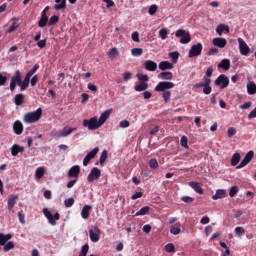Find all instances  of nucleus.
<instances>
[{
    "instance_id": "nucleus-51",
    "label": "nucleus",
    "mask_w": 256,
    "mask_h": 256,
    "mask_svg": "<svg viewBox=\"0 0 256 256\" xmlns=\"http://www.w3.org/2000/svg\"><path fill=\"white\" fill-rule=\"evenodd\" d=\"M237 193H239V186H232L229 191V196L235 197Z\"/></svg>"
},
{
    "instance_id": "nucleus-34",
    "label": "nucleus",
    "mask_w": 256,
    "mask_h": 256,
    "mask_svg": "<svg viewBox=\"0 0 256 256\" xmlns=\"http://www.w3.org/2000/svg\"><path fill=\"white\" fill-rule=\"evenodd\" d=\"M240 161H241V154L234 153L232 158H231V165H232V167L237 166Z\"/></svg>"
},
{
    "instance_id": "nucleus-25",
    "label": "nucleus",
    "mask_w": 256,
    "mask_h": 256,
    "mask_svg": "<svg viewBox=\"0 0 256 256\" xmlns=\"http://www.w3.org/2000/svg\"><path fill=\"white\" fill-rule=\"evenodd\" d=\"M17 199H19V196L17 195H10L8 197V209L11 211L13 207H15V203H17Z\"/></svg>"
},
{
    "instance_id": "nucleus-58",
    "label": "nucleus",
    "mask_w": 256,
    "mask_h": 256,
    "mask_svg": "<svg viewBox=\"0 0 256 256\" xmlns=\"http://www.w3.org/2000/svg\"><path fill=\"white\" fill-rule=\"evenodd\" d=\"M18 218L22 225H25V214L23 213V210L18 212Z\"/></svg>"
},
{
    "instance_id": "nucleus-20",
    "label": "nucleus",
    "mask_w": 256,
    "mask_h": 256,
    "mask_svg": "<svg viewBox=\"0 0 256 256\" xmlns=\"http://www.w3.org/2000/svg\"><path fill=\"white\" fill-rule=\"evenodd\" d=\"M212 43L215 47H219L220 49H223L225 45H227V40L225 38H214L212 40Z\"/></svg>"
},
{
    "instance_id": "nucleus-8",
    "label": "nucleus",
    "mask_w": 256,
    "mask_h": 256,
    "mask_svg": "<svg viewBox=\"0 0 256 256\" xmlns=\"http://www.w3.org/2000/svg\"><path fill=\"white\" fill-rule=\"evenodd\" d=\"M202 51H203V44H201V43L194 44L190 48L188 56L190 58L199 57V55H201Z\"/></svg>"
},
{
    "instance_id": "nucleus-48",
    "label": "nucleus",
    "mask_w": 256,
    "mask_h": 256,
    "mask_svg": "<svg viewBox=\"0 0 256 256\" xmlns=\"http://www.w3.org/2000/svg\"><path fill=\"white\" fill-rule=\"evenodd\" d=\"M169 57L172 59V63H177L178 59H179V52L174 51L169 53Z\"/></svg>"
},
{
    "instance_id": "nucleus-28",
    "label": "nucleus",
    "mask_w": 256,
    "mask_h": 256,
    "mask_svg": "<svg viewBox=\"0 0 256 256\" xmlns=\"http://www.w3.org/2000/svg\"><path fill=\"white\" fill-rule=\"evenodd\" d=\"M170 233L172 235H179V233H181V223L176 222L174 225H172V227H170Z\"/></svg>"
},
{
    "instance_id": "nucleus-54",
    "label": "nucleus",
    "mask_w": 256,
    "mask_h": 256,
    "mask_svg": "<svg viewBox=\"0 0 256 256\" xmlns=\"http://www.w3.org/2000/svg\"><path fill=\"white\" fill-rule=\"evenodd\" d=\"M188 139L187 136H182L180 139V144L182 147H185V149H189V145H187Z\"/></svg>"
},
{
    "instance_id": "nucleus-18",
    "label": "nucleus",
    "mask_w": 256,
    "mask_h": 256,
    "mask_svg": "<svg viewBox=\"0 0 256 256\" xmlns=\"http://www.w3.org/2000/svg\"><path fill=\"white\" fill-rule=\"evenodd\" d=\"M189 186L196 192L198 195H203V188L201 187V183L191 181L189 182Z\"/></svg>"
},
{
    "instance_id": "nucleus-19",
    "label": "nucleus",
    "mask_w": 256,
    "mask_h": 256,
    "mask_svg": "<svg viewBox=\"0 0 256 256\" xmlns=\"http://www.w3.org/2000/svg\"><path fill=\"white\" fill-rule=\"evenodd\" d=\"M13 131L15 135H21L23 133V123H21L19 120H16L13 124Z\"/></svg>"
},
{
    "instance_id": "nucleus-26",
    "label": "nucleus",
    "mask_w": 256,
    "mask_h": 256,
    "mask_svg": "<svg viewBox=\"0 0 256 256\" xmlns=\"http://www.w3.org/2000/svg\"><path fill=\"white\" fill-rule=\"evenodd\" d=\"M110 115H111V110H106L100 115V118L98 120V123H100V126L105 124V121L109 119Z\"/></svg>"
},
{
    "instance_id": "nucleus-14",
    "label": "nucleus",
    "mask_w": 256,
    "mask_h": 256,
    "mask_svg": "<svg viewBox=\"0 0 256 256\" xmlns=\"http://www.w3.org/2000/svg\"><path fill=\"white\" fill-rule=\"evenodd\" d=\"M173 87H175L173 82H160L155 87V91H165L166 89H173Z\"/></svg>"
},
{
    "instance_id": "nucleus-31",
    "label": "nucleus",
    "mask_w": 256,
    "mask_h": 256,
    "mask_svg": "<svg viewBox=\"0 0 256 256\" xmlns=\"http://www.w3.org/2000/svg\"><path fill=\"white\" fill-rule=\"evenodd\" d=\"M159 69L161 71H167V69H173V64H171L169 61H162L158 65Z\"/></svg>"
},
{
    "instance_id": "nucleus-17",
    "label": "nucleus",
    "mask_w": 256,
    "mask_h": 256,
    "mask_svg": "<svg viewBox=\"0 0 256 256\" xmlns=\"http://www.w3.org/2000/svg\"><path fill=\"white\" fill-rule=\"evenodd\" d=\"M144 68L146 69V71H157V64L153 60H146L144 62Z\"/></svg>"
},
{
    "instance_id": "nucleus-9",
    "label": "nucleus",
    "mask_w": 256,
    "mask_h": 256,
    "mask_svg": "<svg viewBox=\"0 0 256 256\" xmlns=\"http://www.w3.org/2000/svg\"><path fill=\"white\" fill-rule=\"evenodd\" d=\"M89 237L92 243H98L99 239H101V230L99 227L95 226L89 230Z\"/></svg>"
},
{
    "instance_id": "nucleus-45",
    "label": "nucleus",
    "mask_w": 256,
    "mask_h": 256,
    "mask_svg": "<svg viewBox=\"0 0 256 256\" xmlns=\"http://www.w3.org/2000/svg\"><path fill=\"white\" fill-rule=\"evenodd\" d=\"M11 249H15V244L11 241L7 242L4 246H3V251H5V253H7V251H11Z\"/></svg>"
},
{
    "instance_id": "nucleus-10",
    "label": "nucleus",
    "mask_w": 256,
    "mask_h": 256,
    "mask_svg": "<svg viewBox=\"0 0 256 256\" xmlns=\"http://www.w3.org/2000/svg\"><path fill=\"white\" fill-rule=\"evenodd\" d=\"M101 177V170L97 167L91 169L90 173L87 176L88 183H93V181H98Z\"/></svg>"
},
{
    "instance_id": "nucleus-63",
    "label": "nucleus",
    "mask_w": 256,
    "mask_h": 256,
    "mask_svg": "<svg viewBox=\"0 0 256 256\" xmlns=\"http://www.w3.org/2000/svg\"><path fill=\"white\" fill-rule=\"evenodd\" d=\"M129 125H130V123H129L128 120H122V121L120 122V127H121V129H127V127H129Z\"/></svg>"
},
{
    "instance_id": "nucleus-32",
    "label": "nucleus",
    "mask_w": 256,
    "mask_h": 256,
    "mask_svg": "<svg viewBox=\"0 0 256 256\" xmlns=\"http://www.w3.org/2000/svg\"><path fill=\"white\" fill-rule=\"evenodd\" d=\"M47 23H49V18L47 17V14H45V12H42L41 19L38 22V26L45 27V25H47Z\"/></svg>"
},
{
    "instance_id": "nucleus-5",
    "label": "nucleus",
    "mask_w": 256,
    "mask_h": 256,
    "mask_svg": "<svg viewBox=\"0 0 256 256\" xmlns=\"http://www.w3.org/2000/svg\"><path fill=\"white\" fill-rule=\"evenodd\" d=\"M175 37H180V43L182 45H187V43H191V34L186 30L179 29L175 32Z\"/></svg>"
},
{
    "instance_id": "nucleus-43",
    "label": "nucleus",
    "mask_w": 256,
    "mask_h": 256,
    "mask_svg": "<svg viewBox=\"0 0 256 256\" xmlns=\"http://www.w3.org/2000/svg\"><path fill=\"white\" fill-rule=\"evenodd\" d=\"M148 165L150 169H157L159 167V162L157 161V159L152 158L149 160Z\"/></svg>"
},
{
    "instance_id": "nucleus-49",
    "label": "nucleus",
    "mask_w": 256,
    "mask_h": 256,
    "mask_svg": "<svg viewBox=\"0 0 256 256\" xmlns=\"http://www.w3.org/2000/svg\"><path fill=\"white\" fill-rule=\"evenodd\" d=\"M88 253H89V244H85L82 246L79 256H87Z\"/></svg>"
},
{
    "instance_id": "nucleus-24",
    "label": "nucleus",
    "mask_w": 256,
    "mask_h": 256,
    "mask_svg": "<svg viewBox=\"0 0 256 256\" xmlns=\"http://www.w3.org/2000/svg\"><path fill=\"white\" fill-rule=\"evenodd\" d=\"M93 209V207L89 206V205H85L82 208L81 211V217L82 219H87L90 215H91V210Z\"/></svg>"
},
{
    "instance_id": "nucleus-29",
    "label": "nucleus",
    "mask_w": 256,
    "mask_h": 256,
    "mask_svg": "<svg viewBox=\"0 0 256 256\" xmlns=\"http://www.w3.org/2000/svg\"><path fill=\"white\" fill-rule=\"evenodd\" d=\"M10 239H13V235L0 233V245L2 247L7 243V241H10Z\"/></svg>"
},
{
    "instance_id": "nucleus-23",
    "label": "nucleus",
    "mask_w": 256,
    "mask_h": 256,
    "mask_svg": "<svg viewBox=\"0 0 256 256\" xmlns=\"http://www.w3.org/2000/svg\"><path fill=\"white\" fill-rule=\"evenodd\" d=\"M9 22L12 23V25L8 28V33H13V31L19 29V20L17 18H12Z\"/></svg>"
},
{
    "instance_id": "nucleus-44",
    "label": "nucleus",
    "mask_w": 256,
    "mask_h": 256,
    "mask_svg": "<svg viewBox=\"0 0 256 256\" xmlns=\"http://www.w3.org/2000/svg\"><path fill=\"white\" fill-rule=\"evenodd\" d=\"M131 54L133 57H141L143 55V49L142 48H133L131 50Z\"/></svg>"
},
{
    "instance_id": "nucleus-16",
    "label": "nucleus",
    "mask_w": 256,
    "mask_h": 256,
    "mask_svg": "<svg viewBox=\"0 0 256 256\" xmlns=\"http://www.w3.org/2000/svg\"><path fill=\"white\" fill-rule=\"evenodd\" d=\"M25 152V147L19 146V144H14L11 147V155L13 157H17L19 153H24Z\"/></svg>"
},
{
    "instance_id": "nucleus-56",
    "label": "nucleus",
    "mask_w": 256,
    "mask_h": 256,
    "mask_svg": "<svg viewBox=\"0 0 256 256\" xmlns=\"http://www.w3.org/2000/svg\"><path fill=\"white\" fill-rule=\"evenodd\" d=\"M227 135L229 138L234 137V135H237V130H235L233 127H230L228 128Z\"/></svg>"
},
{
    "instance_id": "nucleus-61",
    "label": "nucleus",
    "mask_w": 256,
    "mask_h": 256,
    "mask_svg": "<svg viewBox=\"0 0 256 256\" xmlns=\"http://www.w3.org/2000/svg\"><path fill=\"white\" fill-rule=\"evenodd\" d=\"M7 83V76L0 74V87H3Z\"/></svg>"
},
{
    "instance_id": "nucleus-47",
    "label": "nucleus",
    "mask_w": 256,
    "mask_h": 256,
    "mask_svg": "<svg viewBox=\"0 0 256 256\" xmlns=\"http://www.w3.org/2000/svg\"><path fill=\"white\" fill-rule=\"evenodd\" d=\"M235 233L237 237H243V235H245V228L238 226L235 228Z\"/></svg>"
},
{
    "instance_id": "nucleus-33",
    "label": "nucleus",
    "mask_w": 256,
    "mask_h": 256,
    "mask_svg": "<svg viewBox=\"0 0 256 256\" xmlns=\"http://www.w3.org/2000/svg\"><path fill=\"white\" fill-rule=\"evenodd\" d=\"M159 79H162L164 81H171L173 79V73L172 72H162L158 75Z\"/></svg>"
},
{
    "instance_id": "nucleus-37",
    "label": "nucleus",
    "mask_w": 256,
    "mask_h": 256,
    "mask_svg": "<svg viewBox=\"0 0 256 256\" xmlns=\"http://www.w3.org/2000/svg\"><path fill=\"white\" fill-rule=\"evenodd\" d=\"M150 209L151 208L149 206L142 207L138 212H136L135 217L147 215L149 213Z\"/></svg>"
},
{
    "instance_id": "nucleus-38",
    "label": "nucleus",
    "mask_w": 256,
    "mask_h": 256,
    "mask_svg": "<svg viewBox=\"0 0 256 256\" xmlns=\"http://www.w3.org/2000/svg\"><path fill=\"white\" fill-rule=\"evenodd\" d=\"M109 59H117L119 57V50L117 48H112L108 52Z\"/></svg>"
},
{
    "instance_id": "nucleus-4",
    "label": "nucleus",
    "mask_w": 256,
    "mask_h": 256,
    "mask_svg": "<svg viewBox=\"0 0 256 256\" xmlns=\"http://www.w3.org/2000/svg\"><path fill=\"white\" fill-rule=\"evenodd\" d=\"M83 127H87L89 131H95L96 129H99V127H101V124L99 120H97V117H92L89 120H83Z\"/></svg>"
},
{
    "instance_id": "nucleus-55",
    "label": "nucleus",
    "mask_w": 256,
    "mask_h": 256,
    "mask_svg": "<svg viewBox=\"0 0 256 256\" xmlns=\"http://www.w3.org/2000/svg\"><path fill=\"white\" fill-rule=\"evenodd\" d=\"M58 22H59V17L52 16L48 21V25H56Z\"/></svg>"
},
{
    "instance_id": "nucleus-40",
    "label": "nucleus",
    "mask_w": 256,
    "mask_h": 256,
    "mask_svg": "<svg viewBox=\"0 0 256 256\" xmlns=\"http://www.w3.org/2000/svg\"><path fill=\"white\" fill-rule=\"evenodd\" d=\"M43 175H45V168H37L35 172V179H42Z\"/></svg>"
},
{
    "instance_id": "nucleus-21",
    "label": "nucleus",
    "mask_w": 256,
    "mask_h": 256,
    "mask_svg": "<svg viewBox=\"0 0 256 256\" xmlns=\"http://www.w3.org/2000/svg\"><path fill=\"white\" fill-rule=\"evenodd\" d=\"M227 197V190L219 189L216 191L215 195L212 196L213 201L217 199H225Z\"/></svg>"
},
{
    "instance_id": "nucleus-1",
    "label": "nucleus",
    "mask_w": 256,
    "mask_h": 256,
    "mask_svg": "<svg viewBox=\"0 0 256 256\" xmlns=\"http://www.w3.org/2000/svg\"><path fill=\"white\" fill-rule=\"evenodd\" d=\"M43 117V109L38 108L35 111L28 112L24 115V123H37Z\"/></svg>"
},
{
    "instance_id": "nucleus-39",
    "label": "nucleus",
    "mask_w": 256,
    "mask_h": 256,
    "mask_svg": "<svg viewBox=\"0 0 256 256\" xmlns=\"http://www.w3.org/2000/svg\"><path fill=\"white\" fill-rule=\"evenodd\" d=\"M247 91L249 93V95H255L256 93V85L254 82H249L247 84Z\"/></svg>"
},
{
    "instance_id": "nucleus-46",
    "label": "nucleus",
    "mask_w": 256,
    "mask_h": 256,
    "mask_svg": "<svg viewBox=\"0 0 256 256\" xmlns=\"http://www.w3.org/2000/svg\"><path fill=\"white\" fill-rule=\"evenodd\" d=\"M137 77H138L140 83H147V81H149V76H147V74L138 73Z\"/></svg>"
},
{
    "instance_id": "nucleus-15",
    "label": "nucleus",
    "mask_w": 256,
    "mask_h": 256,
    "mask_svg": "<svg viewBox=\"0 0 256 256\" xmlns=\"http://www.w3.org/2000/svg\"><path fill=\"white\" fill-rule=\"evenodd\" d=\"M79 173H81V167H79V165L72 166L68 172V177H70V179H77Z\"/></svg>"
},
{
    "instance_id": "nucleus-12",
    "label": "nucleus",
    "mask_w": 256,
    "mask_h": 256,
    "mask_svg": "<svg viewBox=\"0 0 256 256\" xmlns=\"http://www.w3.org/2000/svg\"><path fill=\"white\" fill-rule=\"evenodd\" d=\"M214 84L220 89H225L229 85V78L224 74H221L215 81Z\"/></svg>"
},
{
    "instance_id": "nucleus-59",
    "label": "nucleus",
    "mask_w": 256,
    "mask_h": 256,
    "mask_svg": "<svg viewBox=\"0 0 256 256\" xmlns=\"http://www.w3.org/2000/svg\"><path fill=\"white\" fill-rule=\"evenodd\" d=\"M143 197V192H136L131 196L132 201H135L137 199H141Z\"/></svg>"
},
{
    "instance_id": "nucleus-41",
    "label": "nucleus",
    "mask_w": 256,
    "mask_h": 256,
    "mask_svg": "<svg viewBox=\"0 0 256 256\" xmlns=\"http://www.w3.org/2000/svg\"><path fill=\"white\" fill-rule=\"evenodd\" d=\"M97 153H99V147H95L93 150H91L87 155L86 157L88 159H95V157L97 156Z\"/></svg>"
},
{
    "instance_id": "nucleus-60",
    "label": "nucleus",
    "mask_w": 256,
    "mask_h": 256,
    "mask_svg": "<svg viewBox=\"0 0 256 256\" xmlns=\"http://www.w3.org/2000/svg\"><path fill=\"white\" fill-rule=\"evenodd\" d=\"M24 97H15L14 103L15 105H23V103L25 102Z\"/></svg>"
},
{
    "instance_id": "nucleus-6",
    "label": "nucleus",
    "mask_w": 256,
    "mask_h": 256,
    "mask_svg": "<svg viewBox=\"0 0 256 256\" xmlns=\"http://www.w3.org/2000/svg\"><path fill=\"white\" fill-rule=\"evenodd\" d=\"M43 214L45 215L46 219H48V222L50 223V225H57V221H59L61 217L59 215V212H56L53 216V214H51V211H49V209L47 208L43 209Z\"/></svg>"
},
{
    "instance_id": "nucleus-27",
    "label": "nucleus",
    "mask_w": 256,
    "mask_h": 256,
    "mask_svg": "<svg viewBox=\"0 0 256 256\" xmlns=\"http://www.w3.org/2000/svg\"><path fill=\"white\" fill-rule=\"evenodd\" d=\"M55 3L54 9L56 11H61L67 7L66 0H55Z\"/></svg>"
},
{
    "instance_id": "nucleus-30",
    "label": "nucleus",
    "mask_w": 256,
    "mask_h": 256,
    "mask_svg": "<svg viewBox=\"0 0 256 256\" xmlns=\"http://www.w3.org/2000/svg\"><path fill=\"white\" fill-rule=\"evenodd\" d=\"M73 131H77V128H71L69 126H65L60 132L62 134V137H69Z\"/></svg>"
},
{
    "instance_id": "nucleus-64",
    "label": "nucleus",
    "mask_w": 256,
    "mask_h": 256,
    "mask_svg": "<svg viewBox=\"0 0 256 256\" xmlns=\"http://www.w3.org/2000/svg\"><path fill=\"white\" fill-rule=\"evenodd\" d=\"M47 45V40H40L37 42V46L40 48V49H44V47H46Z\"/></svg>"
},
{
    "instance_id": "nucleus-62",
    "label": "nucleus",
    "mask_w": 256,
    "mask_h": 256,
    "mask_svg": "<svg viewBox=\"0 0 256 256\" xmlns=\"http://www.w3.org/2000/svg\"><path fill=\"white\" fill-rule=\"evenodd\" d=\"M148 13L149 15H155L157 13V5L150 6Z\"/></svg>"
},
{
    "instance_id": "nucleus-53",
    "label": "nucleus",
    "mask_w": 256,
    "mask_h": 256,
    "mask_svg": "<svg viewBox=\"0 0 256 256\" xmlns=\"http://www.w3.org/2000/svg\"><path fill=\"white\" fill-rule=\"evenodd\" d=\"M105 161H107V150H104L101 153V156H100V159H99L100 165H103V163H105Z\"/></svg>"
},
{
    "instance_id": "nucleus-7",
    "label": "nucleus",
    "mask_w": 256,
    "mask_h": 256,
    "mask_svg": "<svg viewBox=\"0 0 256 256\" xmlns=\"http://www.w3.org/2000/svg\"><path fill=\"white\" fill-rule=\"evenodd\" d=\"M253 157H255V152L253 150L248 151L236 169H243V167H247V165L253 161Z\"/></svg>"
},
{
    "instance_id": "nucleus-57",
    "label": "nucleus",
    "mask_w": 256,
    "mask_h": 256,
    "mask_svg": "<svg viewBox=\"0 0 256 256\" xmlns=\"http://www.w3.org/2000/svg\"><path fill=\"white\" fill-rule=\"evenodd\" d=\"M51 137H53L54 139H61L62 134H61V131L57 132V130H53L51 132Z\"/></svg>"
},
{
    "instance_id": "nucleus-13",
    "label": "nucleus",
    "mask_w": 256,
    "mask_h": 256,
    "mask_svg": "<svg viewBox=\"0 0 256 256\" xmlns=\"http://www.w3.org/2000/svg\"><path fill=\"white\" fill-rule=\"evenodd\" d=\"M238 45H239L240 54L247 57V55H249V52L251 51V48H249V45H247V42H245L243 38H238Z\"/></svg>"
},
{
    "instance_id": "nucleus-2",
    "label": "nucleus",
    "mask_w": 256,
    "mask_h": 256,
    "mask_svg": "<svg viewBox=\"0 0 256 256\" xmlns=\"http://www.w3.org/2000/svg\"><path fill=\"white\" fill-rule=\"evenodd\" d=\"M39 70V65H35L33 67V69H31L25 76L24 80L22 81L20 78V84L18 87H20L21 91H25V89H27V87H29V83L31 81V77H33V75H35V73H37V71Z\"/></svg>"
},
{
    "instance_id": "nucleus-35",
    "label": "nucleus",
    "mask_w": 256,
    "mask_h": 256,
    "mask_svg": "<svg viewBox=\"0 0 256 256\" xmlns=\"http://www.w3.org/2000/svg\"><path fill=\"white\" fill-rule=\"evenodd\" d=\"M149 87V84H147V82H139V84H137L134 89L137 92H141V91H145L147 90V88Z\"/></svg>"
},
{
    "instance_id": "nucleus-52",
    "label": "nucleus",
    "mask_w": 256,
    "mask_h": 256,
    "mask_svg": "<svg viewBox=\"0 0 256 256\" xmlns=\"http://www.w3.org/2000/svg\"><path fill=\"white\" fill-rule=\"evenodd\" d=\"M75 204V199L74 198H68L64 200V205L67 208L73 207V205Z\"/></svg>"
},
{
    "instance_id": "nucleus-11",
    "label": "nucleus",
    "mask_w": 256,
    "mask_h": 256,
    "mask_svg": "<svg viewBox=\"0 0 256 256\" xmlns=\"http://www.w3.org/2000/svg\"><path fill=\"white\" fill-rule=\"evenodd\" d=\"M21 81V71L17 70L10 80V91H15V88L19 87Z\"/></svg>"
},
{
    "instance_id": "nucleus-50",
    "label": "nucleus",
    "mask_w": 256,
    "mask_h": 256,
    "mask_svg": "<svg viewBox=\"0 0 256 256\" xmlns=\"http://www.w3.org/2000/svg\"><path fill=\"white\" fill-rule=\"evenodd\" d=\"M166 253H175V245L173 243H168L165 246Z\"/></svg>"
},
{
    "instance_id": "nucleus-42",
    "label": "nucleus",
    "mask_w": 256,
    "mask_h": 256,
    "mask_svg": "<svg viewBox=\"0 0 256 256\" xmlns=\"http://www.w3.org/2000/svg\"><path fill=\"white\" fill-rule=\"evenodd\" d=\"M167 35H169V31L167 30V28L160 29L159 37L160 39H162V41H165V39H167Z\"/></svg>"
},
{
    "instance_id": "nucleus-22",
    "label": "nucleus",
    "mask_w": 256,
    "mask_h": 256,
    "mask_svg": "<svg viewBox=\"0 0 256 256\" xmlns=\"http://www.w3.org/2000/svg\"><path fill=\"white\" fill-rule=\"evenodd\" d=\"M219 69H224L225 71H229L231 69V60L230 59H223L219 64H218Z\"/></svg>"
},
{
    "instance_id": "nucleus-3",
    "label": "nucleus",
    "mask_w": 256,
    "mask_h": 256,
    "mask_svg": "<svg viewBox=\"0 0 256 256\" xmlns=\"http://www.w3.org/2000/svg\"><path fill=\"white\" fill-rule=\"evenodd\" d=\"M211 78H203L202 82L195 84L196 89L203 88L204 95H209L212 91L211 89Z\"/></svg>"
},
{
    "instance_id": "nucleus-36",
    "label": "nucleus",
    "mask_w": 256,
    "mask_h": 256,
    "mask_svg": "<svg viewBox=\"0 0 256 256\" xmlns=\"http://www.w3.org/2000/svg\"><path fill=\"white\" fill-rule=\"evenodd\" d=\"M223 31H226V33H229V26L225 24H220L216 28V33H218L220 36L223 35Z\"/></svg>"
}]
</instances>
